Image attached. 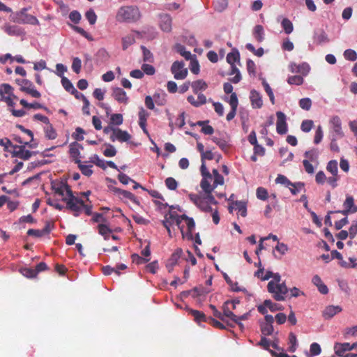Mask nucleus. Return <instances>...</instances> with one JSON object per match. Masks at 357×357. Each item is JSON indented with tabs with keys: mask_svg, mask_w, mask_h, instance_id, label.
Returning a JSON list of instances; mask_svg holds the SVG:
<instances>
[{
	"mask_svg": "<svg viewBox=\"0 0 357 357\" xmlns=\"http://www.w3.org/2000/svg\"><path fill=\"white\" fill-rule=\"evenodd\" d=\"M274 331L273 324H261V331L264 336L271 335L273 334Z\"/></svg>",
	"mask_w": 357,
	"mask_h": 357,
	"instance_id": "obj_50",
	"label": "nucleus"
},
{
	"mask_svg": "<svg viewBox=\"0 0 357 357\" xmlns=\"http://www.w3.org/2000/svg\"><path fill=\"white\" fill-rule=\"evenodd\" d=\"M288 340V343L289 344L288 350L289 351L293 353L296 350L297 347V338L296 335L292 332L289 333Z\"/></svg>",
	"mask_w": 357,
	"mask_h": 357,
	"instance_id": "obj_40",
	"label": "nucleus"
},
{
	"mask_svg": "<svg viewBox=\"0 0 357 357\" xmlns=\"http://www.w3.org/2000/svg\"><path fill=\"white\" fill-rule=\"evenodd\" d=\"M281 25L287 34L291 33L294 30L292 22L287 18H284L282 20Z\"/></svg>",
	"mask_w": 357,
	"mask_h": 357,
	"instance_id": "obj_44",
	"label": "nucleus"
},
{
	"mask_svg": "<svg viewBox=\"0 0 357 357\" xmlns=\"http://www.w3.org/2000/svg\"><path fill=\"white\" fill-rule=\"evenodd\" d=\"M299 106L305 110H310L312 106V101L309 98H302L299 100Z\"/></svg>",
	"mask_w": 357,
	"mask_h": 357,
	"instance_id": "obj_56",
	"label": "nucleus"
},
{
	"mask_svg": "<svg viewBox=\"0 0 357 357\" xmlns=\"http://www.w3.org/2000/svg\"><path fill=\"white\" fill-rule=\"evenodd\" d=\"M52 188L55 194L62 196L63 197H64L65 192L66 194V197H68L70 195L73 193L70 187L66 183H52Z\"/></svg>",
	"mask_w": 357,
	"mask_h": 357,
	"instance_id": "obj_8",
	"label": "nucleus"
},
{
	"mask_svg": "<svg viewBox=\"0 0 357 357\" xmlns=\"http://www.w3.org/2000/svg\"><path fill=\"white\" fill-rule=\"evenodd\" d=\"M289 69L292 73H299L303 75H307L310 72V67L307 63H303L297 65L295 63H291Z\"/></svg>",
	"mask_w": 357,
	"mask_h": 357,
	"instance_id": "obj_16",
	"label": "nucleus"
},
{
	"mask_svg": "<svg viewBox=\"0 0 357 357\" xmlns=\"http://www.w3.org/2000/svg\"><path fill=\"white\" fill-rule=\"evenodd\" d=\"M245 47L247 50L252 52L259 57L262 56L264 53V49L262 47H259L257 50H255V47L251 43H248Z\"/></svg>",
	"mask_w": 357,
	"mask_h": 357,
	"instance_id": "obj_57",
	"label": "nucleus"
},
{
	"mask_svg": "<svg viewBox=\"0 0 357 357\" xmlns=\"http://www.w3.org/2000/svg\"><path fill=\"white\" fill-rule=\"evenodd\" d=\"M305 157L310 161H314L318 158V151L316 149H311L310 151H305L304 154Z\"/></svg>",
	"mask_w": 357,
	"mask_h": 357,
	"instance_id": "obj_60",
	"label": "nucleus"
},
{
	"mask_svg": "<svg viewBox=\"0 0 357 357\" xmlns=\"http://www.w3.org/2000/svg\"><path fill=\"white\" fill-rule=\"evenodd\" d=\"M312 282L317 287L321 294H327L328 293L327 286L322 282L321 278L318 275H315L312 278Z\"/></svg>",
	"mask_w": 357,
	"mask_h": 357,
	"instance_id": "obj_22",
	"label": "nucleus"
},
{
	"mask_svg": "<svg viewBox=\"0 0 357 357\" xmlns=\"http://www.w3.org/2000/svg\"><path fill=\"white\" fill-rule=\"evenodd\" d=\"M352 349H354V347L348 342L335 343L334 345L335 352L339 356H343L345 351Z\"/></svg>",
	"mask_w": 357,
	"mask_h": 357,
	"instance_id": "obj_20",
	"label": "nucleus"
},
{
	"mask_svg": "<svg viewBox=\"0 0 357 357\" xmlns=\"http://www.w3.org/2000/svg\"><path fill=\"white\" fill-rule=\"evenodd\" d=\"M182 254V250L181 248H178L173 252L169 259L168 261L169 265L171 266V268H173L174 266L177 264L178 260L181 257Z\"/></svg>",
	"mask_w": 357,
	"mask_h": 357,
	"instance_id": "obj_37",
	"label": "nucleus"
},
{
	"mask_svg": "<svg viewBox=\"0 0 357 357\" xmlns=\"http://www.w3.org/2000/svg\"><path fill=\"white\" fill-rule=\"evenodd\" d=\"M250 99L253 108L259 109L263 105V100L260 93L253 89L250 91Z\"/></svg>",
	"mask_w": 357,
	"mask_h": 357,
	"instance_id": "obj_19",
	"label": "nucleus"
},
{
	"mask_svg": "<svg viewBox=\"0 0 357 357\" xmlns=\"http://www.w3.org/2000/svg\"><path fill=\"white\" fill-rule=\"evenodd\" d=\"M78 167L81 171L82 174L86 176H90L93 174V171L91 169L92 165H85L80 162L77 163Z\"/></svg>",
	"mask_w": 357,
	"mask_h": 357,
	"instance_id": "obj_46",
	"label": "nucleus"
},
{
	"mask_svg": "<svg viewBox=\"0 0 357 357\" xmlns=\"http://www.w3.org/2000/svg\"><path fill=\"white\" fill-rule=\"evenodd\" d=\"M44 131L45 137L48 139H54L57 137V133L50 123L46 125V126L44 128Z\"/></svg>",
	"mask_w": 357,
	"mask_h": 357,
	"instance_id": "obj_34",
	"label": "nucleus"
},
{
	"mask_svg": "<svg viewBox=\"0 0 357 357\" xmlns=\"http://www.w3.org/2000/svg\"><path fill=\"white\" fill-rule=\"evenodd\" d=\"M141 18V13L137 6L121 7L116 13V20L119 22L133 23Z\"/></svg>",
	"mask_w": 357,
	"mask_h": 357,
	"instance_id": "obj_1",
	"label": "nucleus"
},
{
	"mask_svg": "<svg viewBox=\"0 0 357 357\" xmlns=\"http://www.w3.org/2000/svg\"><path fill=\"white\" fill-rule=\"evenodd\" d=\"M253 36L259 43H261L264 40V31L261 25L259 24L255 26Z\"/></svg>",
	"mask_w": 357,
	"mask_h": 357,
	"instance_id": "obj_30",
	"label": "nucleus"
},
{
	"mask_svg": "<svg viewBox=\"0 0 357 357\" xmlns=\"http://www.w3.org/2000/svg\"><path fill=\"white\" fill-rule=\"evenodd\" d=\"M182 61H174L171 67V72L176 79H183L188 75V69Z\"/></svg>",
	"mask_w": 357,
	"mask_h": 357,
	"instance_id": "obj_5",
	"label": "nucleus"
},
{
	"mask_svg": "<svg viewBox=\"0 0 357 357\" xmlns=\"http://www.w3.org/2000/svg\"><path fill=\"white\" fill-rule=\"evenodd\" d=\"M191 87L194 93L197 94L200 91H205L208 84L203 79H198L191 83Z\"/></svg>",
	"mask_w": 357,
	"mask_h": 357,
	"instance_id": "obj_24",
	"label": "nucleus"
},
{
	"mask_svg": "<svg viewBox=\"0 0 357 357\" xmlns=\"http://www.w3.org/2000/svg\"><path fill=\"white\" fill-rule=\"evenodd\" d=\"M330 123L334 132L333 135L338 137H342L344 136V133L342 130V123L340 119L337 116H334L331 118Z\"/></svg>",
	"mask_w": 357,
	"mask_h": 357,
	"instance_id": "obj_17",
	"label": "nucleus"
},
{
	"mask_svg": "<svg viewBox=\"0 0 357 357\" xmlns=\"http://www.w3.org/2000/svg\"><path fill=\"white\" fill-rule=\"evenodd\" d=\"M233 74H236V75L229 79L230 82L234 84L238 83L241 80V75L238 68L236 67V65L231 66V72L229 73V75Z\"/></svg>",
	"mask_w": 357,
	"mask_h": 357,
	"instance_id": "obj_39",
	"label": "nucleus"
},
{
	"mask_svg": "<svg viewBox=\"0 0 357 357\" xmlns=\"http://www.w3.org/2000/svg\"><path fill=\"white\" fill-rule=\"evenodd\" d=\"M122 49L126 50L131 45L135 43V38L132 33L122 38Z\"/></svg>",
	"mask_w": 357,
	"mask_h": 357,
	"instance_id": "obj_33",
	"label": "nucleus"
},
{
	"mask_svg": "<svg viewBox=\"0 0 357 357\" xmlns=\"http://www.w3.org/2000/svg\"><path fill=\"white\" fill-rule=\"evenodd\" d=\"M115 191L116 192H118V194L120 197L126 198V199H128L135 204H139V202L137 201L135 195H133L132 192L125 190H121V189H115Z\"/></svg>",
	"mask_w": 357,
	"mask_h": 357,
	"instance_id": "obj_28",
	"label": "nucleus"
},
{
	"mask_svg": "<svg viewBox=\"0 0 357 357\" xmlns=\"http://www.w3.org/2000/svg\"><path fill=\"white\" fill-rule=\"evenodd\" d=\"M21 273L29 278H33L36 277L37 271L32 268H23L20 270Z\"/></svg>",
	"mask_w": 357,
	"mask_h": 357,
	"instance_id": "obj_47",
	"label": "nucleus"
},
{
	"mask_svg": "<svg viewBox=\"0 0 357 357\" xmlns=\"http://www.w3.org/2000/svg\"><path fill=\"white\" fill-rule=\"evenodd\" d=\"M268 197V193L266 189L263 187H259L257 189V197L261 200H266Z\"/></svg>",
	"mask_w": 357,
	"mask_h": 357,
	"instance_id": "obj_59",
	"label": "nucleus"
},
{
	"mask_svg": "<svg viewBox=\"0 0 357 357\" xmlns=\"http://www.w3.org/2000/svg\"><path fill=\"white\" fill-rule=\"evenodd\" d=\"M2 29L10 36H20L25 33L22 27L8 23L5 24L2 27Z\"/></svg>",
	"mask_w": 357,
	"mask_h": 357,
	"instance_id": "obj_12",
	"label": "nucleus"
},
{
	"mask_svg": "<svg viewBox=\"0 0 357 357\" xmlns=\"http://www.w3.org/2000/svg\"><path fill=\"white\" fill-rule=\"evenodd\" d=\"M183 215H178L176 212H173L171 213V218H173L174 224L175 223L178 227L180 229L181 232L182 234L183 238H185V233L183 231V226L181 225V222L184 220V217H182Z\"/></svg>",
	"mask_w": 357,
	"mask_h": 357,
	"instance_id": "obj_32",
	"label": "nucleus"
},
{
	"mask_svg": "<svg viewBox=\"0 0 357 357\" xmlns=\"http://www.w3.org/2000/svg\"><path fill=\"white\" fill-rule=\"evenodd\" d=\"M141 49L143 52V60L144 61L147 62H153V54L146 47L141 46Z\"/></svg>",
	"mask_w": 357,
	"mask_h": 357,
	"instance_id": "obj_51",
	"label": "nucleus"
},
{
	"mask_svg": "<svg viewBox=\"0 0 357 357\" xmlns=\"http://www.w3.org/2000/svg\"><path fill=\"white\" fill-rule=\"evenodd\" d=\"M28 8H23L20 11L10 15L13 22L19 24H30L32 25H37L39 24L38 19L29 14H27Z\"/></svg>",
	"mask_w": 357,
	"mask_h": 357,
	"instance_id": "obj_4",
	"label": "nucleus"
},
{
	"mask_svg": "<svg viewBox=\"0 0 357 357\" xmlns=\"http://www.w3.org/2000/svg\"><path fill=\"white\" fill-rule=\"evenodd\" d=\"M172 19L169 14L163 13L159 15V26L165 32H170L172 30Z\"/></svg>",
	"mask_w": 357,
	"mask_h": 357,
	"instance_id": "obj_14",
	"label": "nucleus"
},
{
	"mask_svg": "<svg viewBox=\"0 0 357 357\" xmlns=\"http://www.w3.org/2000/svg\"><path fill=\"white\" fill-rule=\"evenodd\" d=\"M177 52L186 60H190L192 59V55L191 52L187 51L185 47L183 45H179L177 46Z\"/></svg>",
	"mask_w": 357,
	"mask_h": 357,
	"instance_id": "obj_52",
	"label": "nucleus"
},
{
	"mask_svg": "<svg viewBox=\"0 0 357 357\" xmlns=\"http://www.w3.org/2000/svg\"><path fill=\"white\" fill-rule=\"evenodd\" d=\"M326 169L331 173L333 176L338 175L337 162L335 160L329 161L327 164Z\"/></svg>",
	"mask_w": 357,
	"mask_h": 357,
	"instance_id": "obj_41",
	"label": "nucleus"
},
{
	"mask_svg": "<svg viewBox=\"0 0 357 357\" xmlns=\"http://www.w3.org/2000/svg\"><path fill=\"white\" fill-rule=\"evenodd\" d=\"M190 290L192 293V296L193 298H197L199 296L206 294L211 291L210 289H206L202 286L195 287V288Z\"/></svg>",
	"mask_w": 357,
	"mask_h": 357,
	"instance_id": "obj_38",
	"label": "nucleus"
},
{
	"mask_svg": "<svg viewBox=\"0 0 357 357\" xmlns=\"http://www.w3.org/2000/svg\"><path fill=\"white\" fill-rule=\"evenodd\" d=\"M61 84L63 88L68 91L71 93H77L79 94V92L75 89V88L73 86L71 82L66 77H62L61 78Z\"/></svg>",
	"mask_w": 357,
	"mask_h": 357,
	"instance_id": "obj_35",
	"label": "nucleus"
},
{
	"mask_svg": "<svg viewBox=\"0 0 357 357\" xmlns=\"http://www.w3.org/2000/svg\"><path fill=\"white\" fill-rule=\"evenodd\" d=\"M13 87L8 84H2L0 86V95L1 98L4 96V94L8 96H13Z\"/></svg>",
	"mask_w": 357,
	"mask_h": 357,
	"instance_id": "obj_45",
	"label": "nucleus"
},
{
	"mask_svg": "<svg viewBox=\"0 0 357 357\" xmlns=\"http://www.w3.org/2000/svg\"><path fill=\"white\" fill-rule=\"evenodd\" d=\"M343 206L347 208L348 211H351V213L357 212V206L354 204V199L351 195H347L346 199L343 204Z\"/></svg>",
	"mask_w": 357,
	"mask_h": 357,
	"instance_id": "obj_25",
	"label": "nucleus"
},
{
	"mask_svg": "<svg viewBox=\"0 0 357 357\" xmlns=\"http://www.w3.org/2000/svg\"><path fill=\"white\" fill-rule=\"evenodd\" d=\"M212 140L223 151L226 150L228 148V144H227V141L223 139H220L217 137H213L212 138Z\"/></svg>",
	"mask_w": 357,
	"mask_h": 357,
	"instance_id": "obj_62",
	"label": "nucleus"
},
{
	"mask_svg": "<svg viewBox=\"0 0 357 357\" xmlns=\"http://www.w3.org/2000/svg\"><path fill=\"white\" fill-rule=\"evenodd\" d=\"M264 304L268 307L271 312L282 310V306L280 304L273 303L271 300H265Z\"/></svg>",
	"mask_w": 357,
	"mask_h": 357,
	"instance_id": "obj_48",
	"label": "nucleus"
},
{
	"mask_svg": "<svg viewBox=\"0 0 357 357\" xmlns=\"http://www.w3.org/2000/svg\"><path fill=\"white\" fill-rule=\"evenodd\" d=\"M85 17L90 23V24L93 25L97 20V15L93 11V10L90 9L85 13Z\"/></svg>",
	"mask_w": 357,
	"mask_h": 357,
	"instance_id": "obj_54",
	"label": "nucleus"
},
{
	"mask_svg": "<svg viewBox=\"0 0 357 357\" xmlns=\"http://www.w3.org/2000/svg\"><path fill=\"white\" fill-rule=\"evenodd\" d=\"M13 151L12 152V156L19 158L24 160H29L33 153V152L29 150H26L24 145H15L13 146Z\"/></svg>",
	"mask_w": 357,
	"mask_h": 357,
	"instance_id": "obj_9",
	"label": "nucleus"
},
{
	"mask_svg": "<svg viewBox=\"0 0 357 357\" xmlns=\"http://www.w3.org/2000/svg\"><path fill=\"white\" fill-rule=\"evenodd\" d=\"M303 82H304V79H303V77H301L300 75L290 76V77H289V78L287 79L288 84H289L291 85L294 84V85L299 86V85L303 84Z\"/></svg>",
	"mask_w": 357,
	"mask_h": 357,
	"instance_id": "obj_49",
	"label": "nucleus"
},
{
	"mask_svg": "<svg viewBox=\"0 0 357 357\" xmlns=\"http://www.w3.org/2000/svg\"><path fill=\"white\" fill-rule=\"evenodd\" d=\"M165 183L167 188L171 190H175L178 187V183L173 177L167 178Z\"/></svg>",
	"mask_w": 357,
	"mask_h": 357,
	"instance_id": "obj_53",
	"label": "nucleus"
},
{
	"mask_svg": "<svg viewBox=\"0 0 357 357\" xmlns=\"http://www.w3.org/2000/svg\"><path fill=\"white\" fill-rule=\"evenodd\" d=\"M268 292L273 294V298L277 301L285 300V296L288 293V288L284 282L276 284L274 281H270L267 285Z\"/></svg>",
	"mask_w": 357,
	"mask_h": 357,
	"instance_id": "obj_3",
	"label": "nucleus"
},
{
	"mask_svg": "<svg viewBox=\"0 0 357 357\" xmlns=\"http://www.w3.org/2000/svg\"><path fill=\"white\" fill-rule=\"evenodd\" d=\"M62 201L66 202V208L73 212L74 216L77 217L82 213L84 201L75 196L73 192L68 197H63Z\"/></svg>",
	"mask_w": 357,
	"mask_h": 357,
	"instance_id": "obj_2",
	"label": "nucleus"
},
{
	"mask_svg": "<svg viewBox=\"0 0 357 357\" xmlns=\"http://www.w3.org/2000/svg\"><path fill=\"white\" fill-rule=\"evenodd\" d=\"M112 96L120 104L127 105L129 102L126 92L120 87L112 88Z\"/></svg>",
	"mask_w": 357,
	"mask_h": 357,
	"instance_id": "obj_10",
	"label": "nucleus"
},
{
	"mask_svg": "<svg viewBox=\"0 0 357 357\" xmlns=\"http://www.w3.org/2000/svg\"><path fill=\"white\" fill-rule=\"evenodd\" d=\"M276 130L280 135H284L287 132V124L286 122V116L282 112H277Z\"/></svg>",
	"mask_w": 357,
	"mask_h": 357,
	"instance_id": "obj_11",
	"label": "nucleus"
},
{
	"mask_svg": "<svg viewBox=\"0 0 357 357\" xmlns=\"http://www.w3.org/2000/svg\"><path fill=\"white\" fill-rule=\"evenodd\" d=\"M190 312L193 316L195 321L198 323L207 322L208 320V317H206L205 314L201 311L190 310Z\"/></svg>",
	"mask_w": 357,
	"mask_h": 357,
	"instance_id": "obj_29",
	"label": "nucleus"
},
{
	"mask_svg": "<svg viewBox=\"0 0 357 357\" xmlns=\"http://www.w3.org/2000/svg\"><path fill=\"white\" fill-rule=\"evenodd\" d=\"M16 82L20 85V90L31 95L33 98H40V93L34 89L33 83L28 79H17Z\"/></svg>",
	"mask_w": 357,
	"mask_h": 357,
	"instance_id": "obj_7",
	"label": "nucleus"
},
{
	"mask_svg": "<svg viewBox=\"0 0 357 357\" xmlns=\"http://www.w3.org/2000/svg\"><path fill=\"white\" fill-rule=\"evenodd\" d=\"M342 310V308L340 305H328L323 311L322 315L325 319H330Z\"/></svg>",
	"mask_w": 357,
	"mask_h": 357,
	"instance_id": "obj_18",
	"label": "nucleus"
},
{
	"mask_svg": "<svg viewBox=\"0 0 357 357\" xmlns=\"http://www.w3.org/2000/svg\"><path fill=\"white\" fill-rule=\"evenodd\" d=\"M131 138L130 135L125 130H122L120 128L114 130V134L110 136V139L114 142L116 139L121 142H128Z\"/></svg>",
	"mask_w": 357,
	"mask_h": 357,
	"instance_id": "obj_15",
	"label": "nucleus"
},
{
	"mask_svg": "<svg viewBox=\"0 0 357 357\" xmlns=\"http://www.w3.org/2000/svg\"><path fill=\"white\" fill-rule=\"evenodd\" d=\"M230 303V301H227L224 303L222 306L223 312L222 315H224V319L229 318L232 321L234 320H237V316L233 313L231 309L229 307Z\"/></svg>",
	"mask_w": 357,
	"mask_h": 357,
	"instance_id": "obj_23",
	"label": "nucleus"
},
{
	"mask_svg": "<svg viewBox=\"0 0 357 357\" xmlns=\"http://www.w3.org/2000/svg\"><path fill=\"white\" fill-rule=\"evenodd\" d=\"M139 116V126H144L146 123L147 119L149 116V113L146 112L142 107L139 108L138 113Z\"/></svg>",
	"mask_w": 357,
	"mask_h": 357,
	"instance_id": "obj_42",
	"label": "nucleus"
},
{
	"mask_svg": "<svg viewBox=\"0 0 357 357\" xmlns=\"http://www.w3.org/2000/svg\"><path fill=\"white\" fill-rule=\"evenodd\" d=\"M201 174L202 176V179L200 183V186L204 192H210V184L213 179L212 174L207 169L204 162H202L201 168Z\"/></svg>",
	"mask_w": 357,
	"mask_h": 357,
	"instance_id": "obj_6",
	"label": "nucleus"
},
{
	"mask_svg": "<svg viewBox=\"0 0 357 357\" xmlns=\"http://www.w3.org/2000/svg\"><path fill=\"white\" fill-rule=\"evenodd\" d=\"M98 233L103 236L105 241H107L109 238V234L112 232V230L105 224H99L98 225Z\"/></svg>",
	"mask_w": 357,
	"mask_h": 357,
	"instance_id": "obj_31",
	"label": "nucleus"
},
{
	"mask_svg": "<svg viewBox=\"0 0 357 357\" xmlns=\"http://www.w3.org/2000/svg\"><path fill=\"white\" fill-rule=\"evenodd\" d=\"M182 217H184V220L187 225L188 231L185 234V238L188 239H192V231L195 227V223L192 218H189L186 215L183 214Z\"/></svg>",
	"mask_w": 357,
	"mask_h": 357,
	"instance_id": "obj_21",
	"label": "nucleus"
},
{
	"mask_svg": "<svg viewBox=\"0 0 357 357\" xmlns=\"http://www.w3.org/2000/svg\"><path fill=\"white\" fill-rule=\"evenodd\" d=\"M314 125L313 121L312 120H304L303 121L301 129L303 132H308L311 130Z\"/></svg>",
	"mask_w": 357,
	"mask_h": 357,
	"instance_id": "obj_55",
	"label": "nucleus"
},
{
	"mask_svg": "<svg viewBox=\"0 0 357 357\" xmlns=\"http://www.w3.org/2000/svg\"><path fill=\"white\" fill-rule=\"evenodd\" d=\"M344 56L347 60L354 61L357 59V54L354 50L348 49L344 51Z\"/></svg>",
	"mask_w": 357,
	"mask_h": 357,
	"instance_id": "obj_58",
	"label": "nucleus"
},
{
	"mask_svg": "<svg viewBox=\"0 0 357 357\" xmlns=\"http://www.w3.org/2000/svg\"><path fill=\"white\" fill-rule=\"evenodd\" d=\"M82 67V61L78 57H75L72 63V69L73 70L78 74L80 72Z\"/></svg>",
	"mask_w": 357,
	"mask_h": 357,
	"instance_id": "obj_64",
	"label": "nucleus"
},
{
	"mask_svg": "<svg viewBox=\"0 0 357 357\" xmlns=\"http://www.w3.org/2000/svg\"><path fill=\"white\" fill-rule=\"evenodd\" d=\"M154 102L160 106L165 105L167 102L166 100V94L165 93H154L153 96Z\"/></svg>",
	"mask_w": 357,
	"mask_h": 357,
	"instance_id": "obj_43",
	"label": "nucleus"
},
{
	"mask_svg": "<svg viewBox=\"0 0 357 357\" xmlns=\"http://www.w3.org/2000/svg\"><path fill=\"white\" fill-rule=\"evenodd\" d=\"M83 149L82 144L77 142H73L69 146V154L76 164L81 162L80 150Z\"/></svg>",
	"mask_w": 357,
	"mask_h": 357,
	"instance_id": "obj_13",
	"label": "nucleus"
},
{
	"mask_svg": "<svg viewBox=\"0 0 357 357\" xmlns=\"http://www.w3.org/2000/svg\"><path fill=\"white\" fill-rule=\"evenodd\" d=\"M227 61L230 66L235 65L236 62H240V54L238 50L233 49L232 51L227 55Z\"/></svg>",
	"mask_w": 357,
	"mask_h": 357,
	"instance_id": "obj_27",
	"label": "nucleus"
},
{
	"mask_svg": "<svg viewBox=\"0 0 357 357\" xmlns=\"http://www.w3.org/2000/svg\"><path fill=\"white\" fill-rule=\"evenodd\" d=\"M232 205L241 213V216L245 217L247 215V206L245 202L236 201L232 203Z\"/></svg>",
	"mask_w": 357,
	"mask_h": 357,
	"instance_id": "obj_36",
	"label": "nucleus"
},
{
	"mask_svg": "<svg viewBox=\"0 0 357 357\" xmlns=\"http://www.w3.org/2000/svg\"><path fill=\"white\" fill-rule=\"evenodd\" d=\"M314 40L318 44H321L329 41L327 34L323 29H319L314 32Z\"/></svg>",
	"mask_w": 357,
	"mask_h": 357,
	"instance_id": "obj_26",
	"label": "nucleus"
},
{
	"mask_svg": "<svg viewBox=\"0 0 357 357\" xmlns=\"http://www.w3.org/2000/svg\"><path fill=\"white\" fill-rule=\"evenodd\" d=\"M323 136H324V133H323L322 128L321 126H319L315 132L314 143L316 144H319L322 140Z\"/></svg>",
	"mask_w": 357,
	"mask_h": 357,
	"instance_id": "obj_63",
	"label": "nucleus"
},
{
	"mask_svg": "<svg viewBox=\"0 0 357 357\" xmlns=\"http://www.w3.org/2000/svg\"><path fill=\"white\" fill-rule=\"evenodd\" d=\"M247 70L249 75L255 77L256 75V65L255 62L251 59H248L247 61Z\"/></svg>",
	"mask_w": 357,
	"mask_h": 357,
	"instance_id": "obj_61",
	"label": "nucleus"
}]
</instances>
